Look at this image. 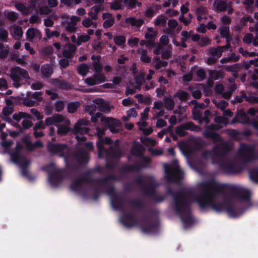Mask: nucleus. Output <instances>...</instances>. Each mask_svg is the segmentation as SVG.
<instances>
[{
	"mask_svg": "<svg viewBox=\"0 0 258 258\" xmlns=\"http://www.w3.org/2000/svg\"><path fill=\"white\" fill-rule=\"evenodd\" d=\"M202 186L203 190L196 194L194 198V201L199 204L201 209L211 208L217 212L225 211L230 217L233 218L242 214L243 209L239 204H231L228 200H225L222 203H215V194L213 190L223 193L227 190L242 201L249 202L250 200V192L248 190L233 185L219 184L214 179L203 182Z\"/></svg>",
	"mask_w": 258,
	"mask_h": 258,
	"instance_id": "f257e3e1",
	"label": "nucleus"
},
{
	"mask_svg": "<svg viewBox=\"0 0 258 258\" xmlns=\"http://www.w3.org/2000/svg\"><path fill=\"white\" fill-rule=\"evenodd\" d=\"M167 192L173 198L172 208L174 210L176 208L178 209L179 206L190 200V196H193L194 198L196 195L194 191L190 190H181L174 192L170 186L167 187Z\"/></svg>",
	"mask_w": 258,
	"mask_h": 258,
	"instance_id": "f03ea898",
	"label": "nucleus"
},
{
	"mask_svg": "<svg viewBox=\"0 0 258 258\" xmlns=\"http://www.w3.org/2000/svg\"><path fill=\"white\" fill-rule=\"evenodd\" d=\"M55 164L51 162L43 167V170L49 173L48 180L53 187H57L65 177L63 169H54Z\"/></svg>",
	"mask_w": 258,
	"mask_h": 258,
	"instance_id": "7ed1b4c3",
	"label": "nucleus"
},
{
	"mask_svg": "<svg viewBox=\"0 0 258 258\" xmlns=\"http://www.w3.org/2000/svg\"><path fill=\"white\" fill-rule=\"evenodd\" d=\"M125 201L138 209L143 210L144 208V204L140 200L128 199L121 195H116L112 197L111 199V206L115 210L123 211L124 209V202Z\"/></svg>",
	"mask_w": 258,
	"mask_h": 258,
	"instance_id": "20e7f679",
	"label": "nucleus"
},
{
	"mask_svg": "<svg viewBox=\"0 0 258 258\" xmlns=\"http://www.w3.org/2000/svg\"><path fill=\"white\" fill-rule=\"evenodd\" d=\"M191 201L189 200L179 206L178 209L174 210L180 217L181 220L186 227L190 226L194 223V220L191 216Z\"/></svg>",
	"mask_w": 258,
	"mask_h": 258,
	"instance_id": "39448f33",
	"label": "nucleus"
},
{
	"mask_svg": "<svg viewBox=\"0 0 258 258\" xmlns=\"http://www.w3.org/2000/svg\"><path fill=\"white\" fill-rule=\"evenodd\" d=\"M91 172L87 171L80 178L73 181L70 185V188L74 191L78 192L82 189L83 183L91 184L95 182V179L91 176Z\"/></svg>",
	"mask_w": 258,
	"mask_h": 258,
	"instance_id": "423d86ee",
	"label": "nucleus"
},
{
	"mask_svg": "<svg viewBox=\"0 0 258 258\" xmlns=\"http://www.w3.org/2000/svg\"><path fill=\"white\" fill-rule=\"evenodd\" d=\"M222 126L218 124H211L206 127L205 130L203 132V136L206 139H210L212 140L214 144L223 141V138L221 135L213 131H218L222 128Z\"/></svg>",
	"mask_w": 258,
	"mask_h": 258,
	"instance_id": "0eeeda50",
	"label": "nucleus"
},
{
	"mask_svg": "<svg viewBox=\"0 0 258 258\" xmlns=\"http://www.w3.org/2000/svg\"><path fill=\"white\" fill-rule=\"evenodd\" d=\"M141 164L137 163L135 165H124L121 167L119 172L121 174H127L136 171H139L142 168H146L151 162V159L148 156H142Z\"/></svg>",
	"mask_w": 258,
	"mask_h": 258,
	"instance_id": "6e6552de",
	"label": "nucleus"
},
{
	"mask_svg": "<svg viewBox=\"0 0 258 258\" xmlns=\"http://www.w3.org/2000/svg\"><path fill=\"white\" fill-rule=\"evenodd\" d=\"M120 222L126 227L131 228L138 225L139 221L136 215L131 211H122L120 217Z\"/></svg>",
	"mask_w": 258,
	"mask_h": 258,
	"instance_id": "1a4fd4ad",
	"label": "nucleus"
},
{
	"mask_svg": "<svg viewBox=\"0 0 258 258\" xmlns=\"http://www.w3.org/2000/svg\"><path fill=\"white\" fill-rule=\"evenodd\" d=\"M231 150V147L228 143L222 142L217 144L213 148V155L219 158V159L224 160Z\"/></svg>",
	"mask_w": 258,
	"mask_h": 258,
	"instance_id": "9d476101",
	"label": "nucleus"
},
{
	"mask_svg": "<svg viewBox=\"0 0 258 258\" xmlns=\"http://www.w3.org/2000/svg\"><path fill=\"white\" fill-rule=\"evenodd\" d=\"M110 180H118V179L115 175L110 174L101 179H95V182L100 186H106V192L111 199L116 194H115V187L113 186L108 185V182Z\"/></svg>",
	"mask_w": 258,
	"mask_h": 258,
	"instance_id": "9b49d317",
	"label": "nucleus"
},
{
	"mask_svg": "<svg viewBox=\"0 0 258 258\" xmlns=\"http://www.w3.org/2000/svg\"><path fill=\"white\" fill-rule=\"evenodd\" d=\"M183 172L180 169L173 170L165 168V178L168 182L171 183H179L182 179Z\"/></svg>",
	"mask_w": 258,
	"mask_h": 258,
	"instance_id": "f8f14e48",
	"label": "nucleus"
},
{
	"mask_svg": "<svg viewBox=\"0 0 258 258\" xmlns=\"http://www.w3.org/2000/svg\"><path fill=\"white\" fill-rule=\"evenodd\" d=\"M10 78L13 81H22L23 79L30 78L28 72L18 66L11 69Z\"/></svg>",
	"mask_w": 258,
	"mask_h": 258,
	"instance_id": "ddd939ff",
	"label": "nucleus"
},
{
	"mask_svg": "<svg viewBox=\"0 0 258 258\" xmlns=\"http://www.w3.org/2000/svg\"><path fill=\"white\" fill-rule=\"evenodd\" d=\"M143 193L145 196L152 198L157 202H161L165 199L164 196H159L157 195L155 184L152 181L149 183L148 186L144 187Z\"/></svg>",
	"mask_w": 258,
	"mask_h": 258,
	"instance_id": "4468645a",
	"label": "nucleus"
},
{
	"mask_svg": "<svg viewBox=\"0 0 258 258\" xmlns=\"http://www.w3.org/2000/svg\"><path fill=\"white\" fill-rule=\"evenodd\" d=\"M241 158L246 161H250L255 159L253 148L245 144H241L239 149Z\"/></svg>",
	"mask_w": 258,
	"mask_h": 258,
	"instance_id": "2eb2a0df",
	"label": "nucleus"
},
{
	"mask_svg": "<svg viewBox=\"0 0 258 258\" xmlns=\"http://www.w3.org/2000/svg\"><path fill=\"white\" fill-rule=\"evenodd\" d=\"M217 163L218 164L219 168L226 174H232L239 172V170L236 166L224 160L218 159Z\"/></svg>",
	"mask_w": 258,
	"mask_h": 258,
	"instance_id": "dca6fc26",
	"label": "nucleus"
},
{
	"mask_svg": "<svg viewBox=\"0 0 258 258\" xmlns=\"http://www.w3.org/2000/svg\"><path fill=\"white\" fill-rule=\"evenodd\" d=\"M199 128L198 126L196 125L193 122L188 121L182 123L176 128V133L179 137H185L187 135V132L185 130H189L191 131H197Z\"/></svg>",
	"mask_w": 258,
	"mask_h": 258,
	"instance_id": "f3484780",
	"label": "nucleus"
},
{
	"mask_svg": "<svg viewBox=\"0 0 258 258\" xmlns=\"http://www.w3.org/2000/svg\"><path fill=\"white\" fill-rule=\"evenodd\" d=\"M101 121L105 124V127L109 129L111 133L116 134L119 132V129L117 128L120 124L119 120L113 118L102 117Z\"/></svg>",
	"mask_w": 258,
	"mask_h": 258,
	"instance_id": "a211bd4d",
	"label": "nucleus"
},
{
	"mask_svg": "<svg viewBox=\"0 0 258 258\" xmlns=\"http://www.w3.org/2000/svg\"><path fill=\"white\" fill-rule=\"evenodd\" d=\"M106 76L102 73H94L92 77H88L85 82L89 86H94L103 83L106 81Z\"/></svg>",
	"mask_w": 258,
	"mask_h": 258,
	"instance_id": "6ab92c4d",
	"label": "nucleus"
},
{
	"mask_svg": "<svg viewBox=\"0 0 258 258\" xmlns=\"http://www.w3.org/2000/svg\"><path fill=\"white\" fill-rule=\"evenodd\" d=\"M157 223L151 221L150 218H146L141 222V229L145 233H149L154 231L157 229Z\"/></svg>",
	"mask_w": 258,
	"mask_h": 258,
	"instance_id": "aec40b11",
	"label": "nucleus"
},
{
	"mask_svg": "<svg viewBox=\"0 0 258 258\" xmlns=\"http://www.w3.org/2000/svg\"><path fill=\"white\" fill-rule=\"evenodd\" d=\"M113 143L112 140L109 137H106L104 138H102L100 140H98L96 143V147L98 150V156L99 158H102L103 153L107 150L105 149L104 144L111 145Z\"/></svg>",
	"mask_w": 258,
	"mask_h": 258,
	"instance_id": "412c9836",
	"label": "nucleus"
},
{
	"mask_svg": "<svg viewBox=\"0 0 258 258\" xmlns=\"http://www.w3.org/2000/svg\"><path fill=\"white\" fill-rule=\"evenodd\" d=\"M74 157L80 164L87 163L89 159L87 152L83 148L77 150L74 154Z\"/></svg>",
	"mask_w": 258,
	"mask_h": 258,
	"instance_id": "4be33fe9",
	"label": "nucleus"
},
{
	"mask_svg": "<svg viewBox=\"0 0 258 258\" xmlns=\"http://www.w3.org/2000/svg\"><path fill=\"white\" fill-rule=\"evenodd\" d=\"M67 148V144H55L49 142L47 146L48 150L52 154H57L64 151Z\"/></svg>",
	"mask_w": 258,
	"mask_h": 258,
	"instance_id": "5701e85b",
	"label": "nucleus"
},
{
	"mask_svg": "<svg viewBox=\"0 0 258 258\" xmlns=\"http://www.w3.org/2000/svg\"><path fill=\"white\" fill-rule=\"evenodd\" d=\"M22 141L25 144L27 149L30 151H33L36 147H43V144L41 141H37L34 143H32L27 136L23 137Z\"/></svg>",
	"mask_w": 258,
	"mask_h": 258,
	"instance_id": "b1692460",
	"label": "nucleus"
},
{
	"mask_svg": "<svg viewBox=\"0 0 258 258\" xmlns=\"http://www.w3.org/2000/svg\"><path fill=\"white\" fill-rule=\"evenodd\" d=\"M93 102L98 105L99 110L105 113H109L111 111L110 105L105 102L102 98H99L93 100Z\"/></svg>",
	"mask_w": 258,
	"mask_h": 258,
	"instance_id": "393cba45",
	"label": "nucleus"
},
{
	"mask_svg": "<svg viewBox=\"0 0 258 258\" xmlns=\"http://www.w3.org/2000/svg\"><path fill=\"white\" fill-rule=\"evenodd\" d=\"M145 151L144 147L140 143L133 145L131 149L132 155L136 157H142Z\"/></svg>",
	"mask_w": 258,
	"mask_h": 258,
	"instance_id": "a878e982",
	"label": "nucleus"
},
{
	"mask_svg": "<svg viewBox=\"0 0 258 258\" xmlns=\"http://www.w3.org/2000/svg\"><path fill=\"white\" fill-rule=\"evenodd\" d=\"M23 149V146L20 143H17L15 147V151L10 153L11 158L12 162H18L20 157L23 155L20 153V151Z\"/></svg>",
	"mask_w": 258,
	"mask_h": 258,
	"instance_id": "bb28decb",
	"label": "nucleus"
},
{
	"mask_svg": "<svg viewBox=\"0 0 258 258\" xmlns=\"http://www.w3.org/2000/svg\"><path fill=\"white\" fill-rule=\"evenodd\" d=\"M125 22L131 24L132 26L141 27L144 24V21L142 19H136L134 17H130L125 18Z\"/></svg>",
	"mask_w": 258,
	"mask_h": 258,
	"instance_id": "cd10ccee",
	"label": "nucleus"
},
{
	"mask_svg": "<svg viewBox=\"0 0 258 258\" xmlns=\"http://www.w3.org/2000/svg\"><path fill=\"white\" fill-rule=\"evenodd\" d=\"M41 72L42 77L48 78L51 76L53 71L52 68L48 64H44L41 68Z\"/></svg>",
	"mask_w": 258,
	"mask_h": 258,
	"instance_id": "c85d7f7f",
	"label": "nucleus"
},
{
	"mask_svg": "<svg viewBox=\"0 0 258 258\" xmlns=\"http://www.w3.org/2000/svg\"><path fill=\"white\" fill-rule=\"evenodd\" d=\"M237 115L240 118V123L244 124H250V118L247 115V113H246L243 110L241 109L239 110L237 112Z\"/></svg>",
	"mask_w": 258,
	"mask_h": 258,
	"instance_id": "c756f323",
	"label": "nucleus"
},
{
	"mask_svg": "<svg viewBox=\"0 0 258 258\" xmlns=\"http://www.w3.org/2000/svg\"><path fill=\"white\" fill-rule=\"evenodd\" d=\"M53 83L56 86L60 89L66 90L71 89L69 83L64 80L55 79H54Z\"/></svg>",
	"mask_w": 258,
	"mask_h": 258,
	"instance_id": "7c9ffc66",
	"label": "nucleus"
},
{
	"mask_svg": "<svg viewBox=\"0 0 258 258\" xmlns=\"http://www.w3.org/2000/svg\"><path fill=\"white\" fill-rule=\"evenodd\" d=\"M56 126L57 127V134L60 137L66 135L71 130L70 127L64 124H56Z\"/></svg>",
	"mask_w": 258,
	"mask_h": 258,
	"instance_id": "2f4dec72",
	"label": "nucleus"
},
{
	"mask_svg": "<svg viewBox=\"0 0 258 258\" xmlns=\"http://www.w3.org/2000/svg\"><path fill=\"white\" fill-rule=\"evenodd\" d=\"M104 153H106L107 154L113 157H120L121 155V150L118 148H115L113 147H110Z\"/></svg>",
	"mask_w": 258,
	"mask_h": 258,
	"instance_id": "473e14b6",
	"label": "nucleus"
},
{
	"mask_svg": "<svg viewBox=\"0 0 258 258\" xmlns=\"http://www.w3.org/2000/svg\"><path fill=\"white\" fill-rule=\"evenodd\" d=\"M79 19V18L76 16H74L72 17V20L73 21V22L68 23L66 27V29L69 32L73 33L76 32L77 29L76 25L77 24V21Z\"/></svg>",
	"mask_w": 258,
	"mask_h": 258,
	"instance_id": "72a5a7b5",
	"label": "nucleus"
},
{
	"mask_svg": "<svg viewBox=\"0 0 258 258\" xmlns=\"http://www.w3.org/2000/svg\"><path fill=\"white\" fill-rule=\"evenodd\" d=\"M209 75L210 77L214 80L223 78L224 76L223 72L221 70L217 71L215 70H209Z\"/></svg>",
	"mask_w": 258,
	"mask_h": 258,
	"instance_id": "f704fd0d",
	"label": "nucleus"
},
{
	"mask_svg": "<svg viewBox=\"0 0 258 258\" xmlns=\"http://www.w3.org/2000/svg\"><path fill=\"white\" fill-rule=\"evenodd\" d=\"M80 103L79 101L71 102L68 103L67 110L70 113L75 112L80 107Z\"/></svg>",
	"mask_w": 258,
	"mask_h": 258,
	"instance_id": "c9c22d12",
	"label": "nucleus"
},
{
	"mask_svg": "<svg viewBox=\"0 0 258 258\" xmlns=\"http://www.w3.org/2000/svg\"><path fill=\"white\" fill-rule=\"evenodd\" d=\"M15 163L20 164V168H28L30 164V161L25 155L20 157L18 162H13Z\"/></svg>",
	"mask_w": 258,
	"mask_h": 258,
	"instance_id": "e433bc0d",
	"label": "nucleus"
},
{
	"mask_svg": "<svg viewBox=\"0 0 258 258\" xmlns=\"http://www.w3.org/2000/svg\"><path fill=\"white\" fill-rule=\"evenodd\" d=\"M163 102L165 107L167 109L169 110H172L173 109L175 105V102L172 98L166 97L164 98Z\"/></svg>",
	"mask_w": 258,
	"mask_h": 258,
	"instance_id": "4c0bfd02",
	"label": "nucleus"
},
{
	"mask_svg": "<svg viewBox=\"0 0 258 258\" xmlns=\"http://www.w3.org/2000/svg\"><path fill=\"white\" fill-rule=\"evenodd\" d=\"M23 118H32V116L30 114L23 112H19L18 113H14L13 115V118L18 122Z\"/></svg>",
	"mask_w": 258,
	"mask_h": 258,
	"instance_id": "58836bf2",
	"label": "nucleus"
},
{
	"mask_svg": "<svg viewBox=\"0 0 258 258\" xmlns=\"http://www.w3.org/2000/svg\"><path fill=\"white\" fill-rule=\"evenodd\" d=\"M189 94L185 91L179 90L174 95V97H177L181 101H186Z\"/></svg>",
	"mask_w": 258,
	"mask_h": 258,
	"instance_id": "ea45409f",
	"label": "nucleus"
},
{
	"mask_svg": "<svg viewBox=\"0 0 258 258\" xmlns=\"http://www.w3.org/2000/svg\"><path fill=\"white\" fill-rule=\"evenodd\" d=\"M77 70L80 75L85 77L89 72V67L87 64L84 63L78 67Z\"/></svg>",
	"mask_w": 258,
	"mask_h": 258,
	"instance_id": "a19ab883",
	"label": "nucleus"
},
{
	"mask_svg": "<svg viewBox=\"0 0 258 258\" xmlns=\"http://www.w3.org/2000/svg\"><path fill=\"white\" fill-rule=\"evenodd\" d=\"M89 124V121L84 119H80L78 120L77 122L75 124L74 127V131H78L81 130V127L83 125L87 126Z\"/></svg>",
	"mask_w": 258,
	"mask_h": 258,
	"instance_id": "79ce46f5",
	"label": "nucleus"
},
{
	"mask_svg": "<svg viewBox=\"0 0 258 258\" xmlns=\"http://www.w3.org/2000/svg\"><path fill=\"white\" fill-rule=\"evenodd\" d=\"M115 44L118 46H121L125 43V37L123 35L115 36L113 38Z\"/></svg>",
	"mask_w": 258,
	"mask_h": 258,
	"instance_id": "37998d69",
	"label": "nucleus"
},
{
	"mask_svg": "<svg viewBox=\"0 0 258 258\" xmlns=\"http://www.w3.org/2000/svg\"><path fill=\"white\" fill-rule=\"evenodd\" d=\"M252 22V18L249 15H245L242 17L239 21L240 27L243 28L247 25V22Z\"/></svg>",
	"mask_w": 258,
	"mask_h": 258,
	"instance_id": "c03bdc74",
	"label": "nucleus"
},
{
	"mask_svg": "<svg viewBox=\"0 0 258 258\" xmlns=\"http://www.w3.org/2000/svg\"><path fill=\"white\" fill-rule=\"evenodd\" d=\"M250 179L255 182H258V168H254L249 172Z\"/></svg>",
	"mask_w": 258,
	"mask_h": 258,
	"instance_id": "a18cd8bd",
	"label": "nucleus"
},
{
	"mask_svg": "<svg viewBox=\"0 0 258 258\" xmlns=\"http://www.w3.org/2000/svg\"><path fill=\"white\" fill-rule=\"evenodd\" d=\"M220 34L222 38L226 37L230 35V28L229 26H221L219 28Z\"/></svg>",
	"mask_w": 258,
	"mask_h": 258,
	"instance_id": "49530a36",
	"label": "nucleus"
},
{
	"mask_svg": "<svg viewBox=\"0 0 258 258\" xmlns=\"http://www.w3.org/2000/svg\"><path fill=\"white\" fill-rule=\"evenodd\" d=\"M223 52V47L220 46H217L216 48L212 49L210 52L213 56H217L218 58H220Z\"/></svg>",
	"mask_w": 258,
	"mask_h": 258,
	"instance_id": "de8ad7c7",
	"label": "nucleus"
},
{
	"mask_svg": "<svg viewBox=\"0 0 258 258\" xmlns=\"http://www.w3.org/2000/svg\"><path fill=\"white\" fill-rule=\"evenodd\" d=\"M46 36L48 38H50L53 36L55 37H58L60 35V33L57 31H51L48 28H46L45 30Z\"/></svg>",
	"mask_w": 258,
	"mask_h": 258,
	"instance_id": "09e8293b",
	"label": "nucleus"
},
{
	"mask_svg": "<svg viewBox=\"0 0 258 258\" xmlns=\"http://www.w3.org/2000/svg\"><path fill=\"white\" fill-rule=\"evenodd\" d=\"M35 28H30L26 32V37L28 40L32 41L35 38Z\"/></svg>",
	"mask_w": 258,
	"mask_h": 258,
	"instance_id": "8fccbe9b",
	"label": "nucleus"
},
{
	"mask_svg": "<svg viewBox=\"0 0 258 258\" xmlns=\"http://www.w3.org/2000/svg\"><path fill=\"white\" fill-rule=\"evenodd\" d=\"M64 106H65V102L63 100L57 101L54 103L55 110L57 112L61 111L64 109Z\"/></svg>",
	"mask_w": 258,
	"mask_h": 258,
	"instance_id": "3c124183",
	"label": "nucleus"
},
{
	"mask_svg": "<svg viewBox=\"0 0 258 258\" xmlns=\"http://www.w3.org/2000/svg\"><path fill=\"white\" fill-rule=\"evenodd\" d=\"M212 102L218 108H220L222 111L224 110L228 105V103L224 100H221L219 103H217L215 99H213L212 100Z\"/></svg>",
	"mask_w": 258,
	"mask_h": 258,
	"instance_id": "603ef678",
	"label": "nucleus"
},
{
	"mask_svg": "<svg viewBox=\"0 0 258 258\" xmlns=\"http://www.w3.org/2000/svg\"><path fill=\"white\" fill-rule=\"evenodd\" d=\"M140 59L145 63H149L151 62V58L147 55V52L146 50L142 49Z\"/></svg>",
	"mask_w": 258,
	"mask_h": 258,
	"instance_id": "864d4df0",
	"label": "nucleus"
},
{
	"mask_svg": "<svg viewBox=\"0 0 258 258\" xmlns=\"http://www.w3.org/2000/svg\"><path fill=\"white\" fill-rule=\"evenodd\" d=\"M52 117L55 125H56V123L57 124H58V123L63 121L64 119L63 116L62 115L57 113L53 114L52 116Z\"/></svg>",
	"mask_w": 258,
	"mask_h": 258,
	"instance_id": "5fc2aeb1",
	"label": "nucleus"
},
{
	"mask_svg": "<svg viewBox=\"0 0 258 258\" xmlns=\"http://www.w3.org/2000/svg\"><path fill=\"white\" fill-rule=\"evenodd\" d=\"M114 24V18L112 16L109 19L106 20L103 24L104 28L107 29L111 27Z\"/></svg>",
	"mask_w": 258,
	"mask_h": 258,
	"instance_id": "6e6d98bb",
	"label": "nucleus"
},
{
	"mask_svg": "<svg viewBox=\"0 0 258 258\" xmlns=\"http://www.w3.org/2000/svg\"><path fill=\"white\" fill-rule=\"evenodd\" d=\"M148 30L149 33H147L145 34V38L148 40H155L156 33L154 31L152 28H149Z\"/></svg>",
	"mask_w": 258,
	"mask_h": 258,
	"instance_id": "4d7b16f0",
	"label": "nucleus"
},
{
	"mask_svg": "<svg viewBox=\"0 0 258 258\" xmlns=\"http://www.w3.org/2000/svg\"><path fill=\"white\" fill-rule=\"evenodd\" d=\"M92 65L95 73L102 72V64L100 60L99 61L93 62Z\"/></svg>",
	"mask_w": 258,
	"mask_h": 258,
	"instance_id": "13d9d810",
	"label": "nucleus"
},
{
	"mask_svg": "<svg viewBox=\"0 0 258 258\" xmlns=\"http://www.w3.org/2000/svg\"><path fill=\"white\" fill-rule=\"evenodd\" d=\"M227 6L225 1H220L217 3L216 8L220 12H224L226 10Z\"/></svg>",
	"mask_w": 258,
	"mask_h": 258,
	"instance_id": "bf43d9fd",
	"label": "nucleus"
},
{
	"mask_svg": "<svg viewBox=\"0 0 258 258\" xmlns=\"http://www.w3.org/2000/svg\"><path fill=\"white\" fill-rule=\"evenodd\" d=\"M196 75L199 78L198 80L199 81H203L206 77L205 71L203 68H200L196 72Z\"/></svg>",
	"mask_w": 258,
	"mask_h": 258,
	"instance_id": "052dcab7",
	"label": "nucleus"
},
{
	"mask_svg": "<svg viewBox=\"0 0 258 258\" xmlns=\"http://www.w3.org/2000/svg\"><path fill=\"white\" fill-rule=\"evenodd\" d=\"M7 17L8 19L12 21H16L19 17V15L17 13L11 11L7 14Z\"/></svg>",
	"mask_w": 258,
	"mask_h": 258,
	"instance_id": "680f3d73",
	"label": "nucleus"
},
{
	"mask_svg": "<svg viewBox=\"0 0 258 258\" xmlns=\"http://www.w3.org/2000/svg\"><path fill=\"white\" fill-rule=\"evenodd\" d=\"M14 111V108L13 106H5L3 108V114L5 116H8L11 114Z\"/></svg>",
	"mask_w": 258,
	"mask_h": 258,
	"instance_id": "e2e57ef3",
	"label": "nucleus"
},
{
	"mask_svg": "<svg viewBox=\"0 0 258 258\" xmlns=\"http://www.w3.org/2000/svg\"><path fill=\"white\" fill-rule=\"evenodd\" d=\"M8 34V32L6 30L0 28V41H7Z\"/></svg>",
	"mask_w": 258,
	"mask_h": 258,
	"instance_id": "0e129e2a",
	"label": "nucleus"
},
{
	"mask_svg": "<svg viewBox=\"0 0 258 258\" xmlns=\"http://www.w3.org/2000/svg\"><path fill=\"white\" fill-rule=\"evenodd\" d=\"M110 9L113 10H118L121 9V5L120 0H115L110 5Z\"/></svg>",
	"mask_w": 258,
	"mask_h": 258,
	"instance_id": "69168bd1",
	"label": "nucleus"
},
{
	"mask_svg": "<svg viewBox=\"0 0 258 258\" xmlns=\"http://www.w3.org/2000/svg\"><path fill=\"white\" fill-rule=\"evenodd\" d=\"M90 37L88 35H82L78 37L77 44L80 45L82 42H86L89 41Z\"/></svg>",
	"mask_w": 258,
	"mask_h": 258,
	"instance_id": "338daca9",
	"label": "nucleus"
},
{
	"mask_svg": "<svg viewBox=\"0 0 258 258\" xmlns=\"http://www.w3.org/2000/svg\"><path fill=\"white\" fill-rule=\"evenodd\" d=\"M33 122L28 119H25L22 122V125L23 129L27 130L30 128L33 125Z\"/></svg>",
	"mask_w": 258,
	"mask_h": 258,
	"instance_id": "774afa93",
	"label": "nucleus"
}]
</instances>
